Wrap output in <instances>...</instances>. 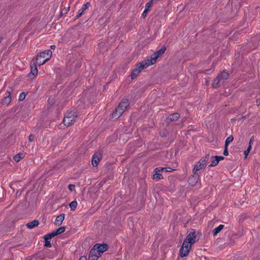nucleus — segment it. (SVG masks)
<instances>
[{"label": "nucleus", "mask_w": 260, "mask_h": 260, "mask_svg": "<svg viewBox=\"0 0 260 260\" xmlns=\"http://www.w3.org/2000/svg\"><path fill=\"white\" fill-rule=\"evenodd\" d=\"M52 56V52L50 50H45L38 54L36 57V62L39 65H43Z\"/></svg>", "instance_id": "1"}, {"label": "nucleus", "mask_w": 260, "mask_h": 260, "mask_svg": "<svg viewBox=\"0 0 260 260\" xmlns=\"http://www.w3.org/2000/svg\"><path fill=\"white\" fill-rule=\"evenodd\" d=\"M77 116L76 112H67L63 120L64 124L67 126L71 125L75 122Z\"/></svg>", "instance_id": "2"}, {"label": "nucleus", "mask_w": 260, "mask_h": 260, "mask_svg": "<svg viewBox=\"0 0 260 260\" xmlns=\"http://www.w3.org/2000/svg\"><path fill=\"white\" fill-rule=\"evenodd\" d=\"M209 159V155L206 154L205 156L203 157L196 164L193 168V173L194 174H197V172L205 168L207 161Z\"/></svg>", "instance_id": "3"}, {"label": "nucleus", "mask_w": 260, "mask_h": 260, "mask_svg": "<svg viewBox=\"0 0 260 260\" xmlns=\"http://www.w3.org/2000/svg\"><path fill=\"white\" fill-rule=\"evenodd\" d=\"M196 234L194 230H192L186 236L183 243L184 245H191L194 244L196 242Z\"/></svg>", "instance_id": "4"}, {"label": "nucleus", "mask_w": 260, "mask_h": 260, "mask_svg": "<svg viewBox=\"0 0 260 260\" xmlns=\"http://www.w3.org/2000/svg\"><path fill=\"white\" fill-rule=\"evenodd\" d=\"M146 68H147V67L143 62H141L140 63L137 64L136 68H135L133 70L131 73V78L132 79H135L139 75V74L141 72V71L142 70Z\"/></svg>", "instance_id": "5"}, {"label": "nucleus", "mask_w": 260, "mask_h": 260, "mask_svg": "<svg viewBox=\"0 0 260 260\" xmlns=\"http://www.w3.org/2000/svg\"><path fill=\"white\" fill-rule=\"evenodd\" d=\"M191 248V245H184V244L183 243L179 250L180 256L183 257L187 256Z\"/></svg>", "instance_id": "6"}, {"label": "nucleus", "mask_w": 260, "mask_h": 260, "mask_svg": "<svg viewBox=\"0 0 260 260\" xmlns=\"http://www.w3.org/2000/svg\"><path fill=\"white\" fill-rule=\"evenodd\" d=\"M102 157V154L100 152H96L94 154L92 158V165L93 167H96L98 166Z\"/></svg>", "instance_id": "7"}, {"label": "nucleus", "mask_w": 260, "mask_h": 260, "mask_svg": "<svg viewBox=\"0 0 260 260\" xmlns=\"http://www.w3.org/2000/svg\"><path fill=\"white\" fill-rule=\"evenodd\" d=\"M158 55L157 54H155L154 53L151 55L150 59H148L144 60L142 62L147 68L149 66L154 64L156 62V60L158 58Z\"/></svg>", "instance_id": "8"}, {"label": "nucleus", "mask_w": 260, "mask_h": 260, "mask_svg": "<svg viewBox=\"0 0 260 260\" xmlns=\"http://www.w3.org/2000/svg\"><path fill=\"white\" fill-rule=\"evenodd\" d=\"M94 247L98 250L99 255L101 256V254L106 251L108 248V245L106 244H96L94 245Z\"/></svg>", "instance_id": "9"}, {"label": "nucleus", "mask_w": 260, "mask_h": 260, "mask_svg": "<svg viewBox=\"0 0 260 260\" xmlns=\"http://www.w3.org/2000/svg\"><path fill=\"white\" fill-rule=\"evenodd\" d=\"M199 179V177L198 174H194L189 177L188 180V182L189 185L192 186H194L197 183Z\"/></svg>", "instance_id": "10"}, {"label": "nucleus", "mask_w": 260, "mask_h": 260, "mask_svg": "<svg viewBox=\"0 0 260 260\" xmlns=\"http://www.w3.org/2000/svg\"><path fill=\"white\" fill-rule=\"evenodd\" d=\"M124 111V109H123L122 108L120 107V106L118 105L115 111L112 113V117L113 118H118L122 115Z\"/></svg>", "instance_id": "11"}, {"label": "nucleus", "mask_w": 260, "mask_h": 260, "mask_svg": "<svg viewBox=\"0 0 260 260\" xmlns=\"http://www.w3.org/2000/svg\"><path fill=\"white\" fill-rule=\"evenodd\" d=\"M90 4L89 2H86L84 4L82 8L79 10L78 14L76 16V18L80 17L84 13V11L90 6Z\"/></svg>", "instance_id": "12"}, {"label": "nucleus", "mask_w": 260, "mask_h": 260, "mask_svg": "<svg viewBox=\"0 0 260 260\" xmlns=\"http://www.w3.org/2000/svg\"><path fill=\"white\" fill-rule=\"evenodd\" d=\"M161 172L159 167L156 168L154 170V174L153 175V179L154 180H160L162 179V176L160 172Z\"/></svg>", "instance_id": "13"}, {"label": "nucleus", "mask_w": 260, "mask_h": 260, "mask_svg": "<svg viewBox=\"0 0 260 260\" xmlns=\"http://www.w3.org/2000/svg\"><path fill=\"white\" fill-rule=\"evenodd\" d=\"M31 71L30 73L28 75L29 77H31V76L35 77L38 74V69L36 64L35 63L30 64Z\"/></svg>", "instance_id": "14"}, {"label": "nucleus", "mask_w": 260, "mask_h": 260, "mask_svg": "<svg viewBox=\"0 0 260 260\" xmlns=\"http://www.w3.org/2000/svg\"><path fill=\"white\" fill-rule=\"evenodd\" d=\"M218 77L220 79V82L223 83L226 80H227L229 77V74L225 71H223L220 74L218 75Z\"/></svg>", "instance_id": "15"}, {"label": "nucleus", "mask_w": 260, "mask_h": 260, "mask_svg": "<svg viewBox=\"0 0 260 260\" xmlns=\"http://www.w3.org/2000/svg\"><path fill=\"white\" fill-rule=\"evenodd\" d=\"M7 92L9 93L8 96H5L1 100V104L3 105H8L11 101V90H8Z\"/></svg>", "instance_id": "16"}, {"label": "nucleus", "mask_w": 260, "mask_h": 260, "mask_svg": "<svg viewBox=\"0 0 260 260\" xmlns=\"http://www.w3.org/2000/svg\"><path fill=\"white\" fill-rule=\"evenodd\" d=\"M179 117V114L178 113H175L170 115L167 118V121L168 122L176 121L177 119H178Z\"/></svg>", "instance_id": "17"}, {"label": "nucleus", "mask_w": 260, "mask_h": 260, "mask_svg": "<svg viewBox=\"0 0 260 260\" xmlns=\"http://www.w3.org/2000/svg\"><path fill=\"white\" fill-rule=\"evenodd\" d=\"M64 219V214H61L56 217L54 223L56 225L59 226L61 224Z\"/></svg>", "instance_id": "18"}, {"label": "nucleus", "mask_w": 260, "mask_h": 260, "mask_svg": "<svg viewBox=\"0 0 260 260\" xmlns=\"http://www.w3.org/2000/svg\"><path fill=\"white\" fill-rule=\"evenodd\" d=\"M222 82H220V79L217 76L214 80L212 83V86L213 88H218L222 84Z\"/></svg>", "instance_id": "19"}, {"label": "nucleus", "mask_w": 260, "mask_h": 260, "mask_svg": "<svg viewBox=\"0 0 260 260\" xmlns=\"http://www.w3.org/2000/svg\"><path fill=\"white\" fill-rule=\"evenodd\" d=\"M39 224V222L37 220H34L33 221H31V222H29L26 224V226L28 229H33L34 228L38 226Z\"/></svg>", "instance_id": "20"}, {"label": "nucleus", "mask_w": 260, "mask_h": 260, "mask_svg": "<svg viewBox=\"0 0 260 260\" xmlns=\"http://www.w3.org/2000/svg\"><path fill=\"white\" fill-rule=\"evenodd\" d=\"M224 226V225L220 224L218 226L215 228L212 231L213 236H216L219 233H220L223 229Z\"/></svg>", "instance_id": "21"}, {"label": "nucleus", "mask_w": 260, "mask_h": 260, "mask_svg": "<svg viewBox=\"0 0 260 260\" xmlns=\"http://www.w3.org/2000/svg\"><path fill=\"white\" fill-rule=\"evenodd\" d=\"M119 105L120 106V107L125 110L127 107L129 105V101L127 99H123Z\"/></svg>", "instance_id": "22"}, {"label": "nucleus", "mask_w": 260, "mask_h": 260, "mask_svg": "<svg viewBox=\"0 0 260 260\" xmlns=\"http://www.w3.org/2000/svg\"><path fill=\"white\" fill-rule=\"evenodd\" d=\"M66 228L64 226H61L57 229L56 231H53L56 236L60 235L65 231Z\"/></svg>", "instance_id": "23"}, {"label": "nucleus", "mask_w": 260, "mask_h": 260, "mask_svg": "<svg viewBox=\"0 0 260 260\" xmlns=\"http://www.w3.org/2000/svg\"><path fill=\"white\" fill-rule=\"evenodd\" d=\"M55 234L54 232L53 231L52 232L47 234L44 236V240H50L53 237L55 236Z\"/></svg>", "instance_id": "24"}, {"label": "nucleus", "mask_w": 260, "mask_h": 260, "mask_svg": "<svg viewBox=\"0 0 260 260\" xmlns=\"http://www.w3.org/2000/svg\"><path fill=\"white\" fill-rule=\"evenodd\" d=\"M77 206V203L75 201L71 202L69 204V206L71 208V210L72 211H74L76 209Z\"/></svg>", "instance_id": "25"}, {"label": "nucleus", "mask_w": 260, "mask_h": 260, "mask_svg": "<svg viewBox=\"0 0 260 260\" xmlns=\"http://www.w3.org/2000/svg\"><path fill=\"white\" fill-rule=\"evenodd\" d=\"M166 50V48L165 47L163 46L159 50H158L157 52H156L155 53L157 54L158 55V57L162 55L165 51Z\"/></svg>", "instance_id": "26"}, {"label": "nucleus", "mask_w": 260, "mask_h": 260, "mask_svg": "<svg viewBox=\"0 0 260 260\" xmlns=\"http://www.w3.org/2000/svg\"><path fill=\"white\" fill-rule=\"evenodd\" d=\"M233 140H234V137L232 135L229 136V137H228L227 139L225 140V146H228L229 144L231 142H232L233 141Z\"/></svg>", "instance_id": "27"}, {"label": "nucleus", "mask_w": 260, "mask_h": 260, "mask_svg": "<svg viewBox=\"0 0 260 260\" xmlns=\"http://www.w3.org/2000/svg\"><path fill=\"white\" fill-rule=\"evenodd\" d=\"M89 254H92V255H99V252L96 248L94 247V245L91 249Z\"/></svg>", "instance_id": "28"}, {"label": "nucleus", "mask_w": 260, "mask_h": 260, "mask_svg": "<svg viewBox=\"0 0 260 260\" xmlns=\"http://www.w3.org/2000/svg\"><path fill=\"white\" fill-rule=\"evenodd\" d=\"M161 172L165 171L166 172H171L174 170L170 167H159Z\"/></svg>", "instance_id": "29"}, {"label": "nucleus", "mask_w": 260, "mask_h": 260, "mask_svg": "<svg viewBox=\"0 0 260 260\" xmlns=\"http://www.w3.org/2000/svg\"><path fill=\"white\" fill-rule=\"evenodd\" d=\"M213 159L211 161V165L209 166V167H212L216 166L219 163V159L216 158H213Z\"/></svg>", "instance_id": "30"}, {"label": "nucleus", "mask_w": 260, "mask_h": 260, "mask_svg": "<svg viewBox=\"0 0 260 260\" xmlns=\"http://www.w3.org/2000/svg\"><path fill=\"white\" fill-rule=\"evenodd\" d=\"M22 154H16L14 157V159L15 160V161H16V162H18L21 158H22L23 157V156H22Z\"/></svg>", "instance_id": "31"}, {"label": "nucleus", "mask_w": 260, "mask_h": 260, "mask_svg": "<svg viewBox=\"0 0 260 260\" xmlns=\"http://www.w3.org/2000/svg\"><path fill=\"white\" fill-rule=\"evenodd\" d=\"M251 148H252V145L250 144L248 145L247 149L245 151H244V153L245 156V157H246L248 155L249 153L250 152V151L251 149Z\"/></svg>", "instance_id": "32"}, {"label": "nucleus", "mask_w": 260, "mask_h": 260, "mask_svg": "<svg viewBox=\"0 0 260 260\" xmlns=\"http://www.w3.org/2000/svg\"><path fill=\"white\" fill-rule=\"evenodd\" d=\"M100 256L99 255H92V254H89L88 260H97Z\"/></svg>", "instance_id": "33"}, {"label": "nucleus", "mask_w": 260, "mask_h": 260, "mask_svg": "<svg viewBox=\"0 0 260 260\" xmlns=\"http://www.w3.org/2000/svg\"><path fill=\"white\" fill-rule=\"evenodd\" d=\"M154 0H150L148 2H147L145 5V9H147V10L149 11L150 10V8L152 6V2Z\"/></svg>", "instance_id": "34"}, {"label": "nucleus", "mask_w": 260, "mask_h": 260, "mask_svg": "<svg viewBox=\"0 0 260 260\" xmlns=\"http://www.w3.org/2000/svg\"><path fill=\"white\" fill-rule=\"evenodd\" d=\"M25 96H26V94H25V92H21L19 96V101H22L23 100L25 99Z\"/></svg>", "instance_id": "35"}, {"label": "nucleus", "mask_w": 260, "mask_h": 260, "mask_svg": "<svg viewBox=\"0 0 260 260\" xmlns=\"http://www.w3.org/2000/svg\"><path fill=\"white\" fill-rule=\"evenodd\" d=\"M44 246L46 247H51L52 245L49 240H45Z\"/></svg>", "instance_id": "36"}, {"label": "nucleus", "mask_w": 260, "mask_h": 260, "mask_svg": "<svg viewBox=\"0 0 260 260\" xmlns=\"http://www.w3.org/2000/svg\"><path fill=\"white\" fill-rule=\"evenodd\" d=\"M212 158H216V159H219V161L220 160H223L224 158V157L222 156H212Z\"/></svg>", "instance_id": "37"}, {"label": "nucleus", "mask_w": 260, "mask_h": 260, "mask_svg": "<svg viewBox=\"0 0 260 260\" xmlns=\"http://www.w3.org/2000/svg\"><path fill=\"white\" fill-rule=\"evenodd\" d=\"M229 154L228 150V146H224V150L223 151V155L225 156H227Z\"/></svg>", "instance_id": "38"}, {"label": "nucleus", "mask_w": 260, "mask_h": 260, "mask_svg": "<svg viewBox=\"0 0 260 260\" xmlns=\"http://www.w3.org/2000/svg\"><path fill=\"white\" fill-rule=\"evenodd\" d=\"M149 11L147 10V9H145L144 11H143L142 14V16L143 17V18H145L147 14V13Z\"/></svg>", "instance_id": "39"}, {"label": "nucleus", "mask_w": 260, "mask_h": 260, "mask_svg": "<svg viewBox=\"0 0 260 260\" xmlns=\"http://www.w3.org/2000/svg\"><path fill=\"white\" fill-rule=\"evenodd\" d=\"M75 185L70 184L68 185V189L71 191H72L74 188H75Z\"/></svg>", "instance_id": "40"}, {"label": "nucleus", "mask_w": 260, "mask_h": 260, "mask_svg": "<svg viewBox=\"0 0 260 260\" xmlns=\"http://www.w3.org/2000/svg\"><path fill=\"white\" fill-rule=\"evenodd\" d=\"M34 139H35V136L31 134L29 135V137H28V140L30 142H32L34 141Z\"/></svg>", "instance_id": "41"}, {"label": "nucleus", "mask_w": 260, "mask_h": 260, "mask_svg": "<svg viewBox=\"0 0 260 260\" xmlns=\"http://www.w3.org/2000/svg\"><path fill=\"white\" fill-rule=\"evenodd\" d=\"M253 141H254V137H253V136H252V137H251V138L250 139L249 143V145H250H250H252V144H252V142H253Z\"/></svg>", "instance_id": "42"}, {"label": "nucleus", "mask_w": 260, "mask_h": 260, "mask_svg": "<svg viewBox=\"0 0 260 260\" xmlns=\"http://www.w3.org/2000/svg\"><path fill=\"white\" fill-rule=\"evenodd\" d=\"M79 260H86V257L82 256L80 258Z\"/></svg>", "instance_id": "43"}, {"label": "nucleus", "mask_w": 260, "mask_h": 260, "mask_svg": "<svg viewBox=\"0 0 260 260\" xmlns=\"http://www.w3.org/2000/svg\"><path fill=\"white\" fill-rule=\"evenodd\" d=\"M256 103L258 106L260 105V98L256 100Z\"/></svg>", "instance_id": "44"}, {"label": "nucleus", "mask_w": 260, "mask_h": 260, "mask_svg": "<svg viewBox=\"0 0 260 260\" xmlns=\"http://www.w3.org/2000/svg\"><path fill=\"white\" fill-rule=\"evenodd\" d=\"M69 10V7L67 8V9L64 10V13H67V12Z\"/></svg>", "instance_id": "45"}, {"label": "nucleus", "mask_w": 260, "mask_h": 260, "mask_svg": "<svg viewBox=\"0 0 260 260\" xmlns=\"http://www.w3.org/2000/svg\"><path fill=\"white\" fill-rule=\"evenodd\" d=\"M55 46L54 45L51 46V49H55Z\"/></svg>", "instance_id": "46"}, {"label": "nucleus", "mask_w": 260, "mask_h": 260, "mask_svg": "<svg viewBox=\"0 0 260 260\" xmlns=\"http://www.w3.org/2000/svg\"><path fill=\"white\" fill-rule=\"evenodd\" d=\"M2 38H1V37H0V43H1V42H2Z\"/></svg>", "instance_id": "47"}, {"label": "nucleus", "mask_w": 260, "mask_h": 260, "mask_svg": "<svg viewBox=\"0 0 260 260\" xmlns=\"http://www.w3.org/2000/svg\"><path fill=\"white\" fill-rule=\"evenodd\" d=\"M62 13H63V11H62L61 12V13H60V14H61V15H62Z\"/></svg>", "instance_id": "48"}, {"label": "nucleus", "mask_w": 260, "mask_h": 260, "mask_svg": "<svg viewBox=\"0 0 260 260\" xmlns=\"http://www.w3.org/2000/svg\"><path fill=\"white\" fill-rule=\"evenodd\" d=\"M177 260H179V258H178Z\"/></svg>", "instance_id": "49"}]
</instances>
